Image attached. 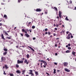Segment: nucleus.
Returning a JSON list of instances; mask_svg holds the SVG:
<instances>
[{"instance_id":"1","label":"nucleus","mask_w":76,"mask_h":76,"mask_svg":"<svg viewBox=\"0 0 76 76\" xmlns=\"http://www.w3.org/2000/svg\"><path fill=\"white\" fill-rule=\"evenodd\" d=\"M22 32H25L26 33V34H25V35H26V37H27V38H29V37H30V35L28 34H27V31H26L23 28L22 30Z\"/></svg>"},{"instance_id":"2","label":"nucleus","mask_w":76,"mask_h":76,"mask_svg":"<svg viewBox=\"0 0 76 76\" xmlns=\"http://www.w3.org/2000/svg\"><path fill=\"white\" fill-rule=\"evenodd\" d=\"M39 61L40 62H42V63H43L45 66H47V62L45 61L42 60H39Z\"/></svg>"},{"instance_id":"3","label":"nucleus","mask_w":76,"mask_h":76,"mask_svg":"<svg viewBox=\"0 0 76 76\" xmlns=\"http://www.w3.org/2000/svg\"><path fill=\"white\" fill-rule=\"evenodd\" d=\"M17 63L18 64H20L23 63V61H20L19 60H18L17 61Z\"/></svg>"},{"instance_id":"4","label":"nucleus","mask_w":76,"mask_h":76,"mask_svg":"<svg viewBox=\"0 0 76 76\" xmlns=\"http://www.w3.org/2000/svg\"><path fill=\"white\" fill-rule=\"evenodd\" d=\"M6 60V58L5 57H2L1 58V61H5Z\"/></svg>"},{"instance_id":"5","label":"nucleus","mask_w":76,"mask_h":76,"mask_svg":"<svg viewBox=\"0 0 76 76\" xmlns=\"http://www.w3.org/2000/svg\"><path fill=\"white\" fill-rule=\"evenodd\" d=\"M16 72L17 73V74H20V73H21V72L20 70H18L16 71Z\"/></svg>"},{"instance_id":"6","label":"nucleus","mask_w":76,"mask_h":76,"mask_svg":"<svg viewBox=\"0 0 76 76\" xmlns=\"http://www.w3.org/2000/svg\"><path fill=\"white\" fill-rule=\"evenodd\" d=\"M64 70L66 72H70V70L69 69H67V68H65L64 69Z\"/></svg>"},{"instance_id":"7","label":"nucleus","mask_w":76,"mask_h":76,"mask_svg":"<svg viewBox=\"0 0 76 76\" xmlns=\"http://www.w3.org/2000/svg\"><path fill=\"white\" fill-rule=\"evenodd\" d=\"M3 33H4L6 35H7L8 36H9L8 33H7L6 31H3Z\"/></svg>"},{"instance_id":"8","label":"nucleus","mask_w":76,"mask_h":76,"mask_svg":"<svg viewBox=\"0 0 76 76\" xmlns=\"http://www.w3.org/2000/svg\"><path fill=\"white\" fill-rule=\"evenodd\" d=\"M36 12H41V10L40 9L37 8L36 9Z\"/></svg>"},{"instance_id":"9","label":"nucleus","mask_w":76,"mask_h":76,"mask_svg":"<svg viewBox=\"0 0 76 76\" xmlns=\"http://www.w3.org/2000/svg\"><path fill=\"white\" fill-rule=\"evenodd\" d=\"M59 15L60 18H61V12L60 11L59 12Z\"/></svg>"},{"instance_id":"10","label":"nucleus","mask_w":76,"mask_h":76,"mask_svg":"<svg viewBox=\"0 0 76 76\" xmlns=\"http://www.w3.org/2000/svg\"><path fill=\"white\" fill-rule=\"evenodd\" d=\"M28 48H30V49H31V50H32V51H35V50H34V49H33V48H32L29 46H28Z\"/></svg>"},{"instance_id":"11","label":"nucleus","mask_w":76,"mask_h":76,"mask_svg":"<svg viewBox=\"0 0 76 76\" xmlns=\"http://www.w3.org/2000/svg\"><path fill=\"white\" fill-rule=\"evenodd\" d=\"M64 66H67V65H68V63L67 62H64Z\"/></svg>"},{"instance_id":"12","label":"nucleus","mask_w":76,"mask_h":76,"mask_svg":"<svg viewBox=\"0 0 76 76\" xmlns=\"http://www.w3.org/2000/svg\"><path fill=\"white\" fill-rule=\"evenodd\" d=\"M72 54L74 56H76V52L73 51L72 53Z\"/></svg>"},{"instance_id":"13","label":"nucleus","mask_w":76,"mask_h":76,"mask_svg":"<svg viewBox=\"0 0 76 76\" xmlns=\"http://www.w3.org/2000/svg\"><path fill=\"white\" fill-rule=\"evenodd\" d=\"M1 38L2 39H5V38H4V35H3V34H1Z\"/></svg>"},{"instance_id":"14","label":"nucleus","mask_w":76,"mask_h":76,"mask_svg":"<svg viewBox=\"0 0 76 76\" xmlns=\"http://www.w3.org/2000/svg\"><path fill=\"white\" fill-rule=\"evenodd\" d=\"M5 51H7V49L6 48V47H4V48L3 49Z\"/></svg>"},{"instance_id":"15","label":"nucleus","mask_w":76,"mask_h":76,"mask_svg":"<svg viewBox=\"0 0 76 76\" xmlns=\"http://www.w3.org/2000/svg\"><path fill=\"white\" fill-rule=\"evenodd\" d=\"M25 71H26V70L25 69H24V70H23V71H22V75H24V74H25Z\"/></svg>"},{"instance_id":"16","label":"nucleus","mask_w":76,"mask_h":76,"mask_svg":"<svg viewBox=\"0 0 76 76\" xmlns=\"http://www.w3.org/2000/svg\"><path fill=\"white\" fill-rule=\"evenodd\" d=\"M70 52H71V51H70V50H67L65 52V53H70Z\"/></svg>"},{"instance_id":"17","label":"nucleus","mask_w":76,"mask_h":76,"mask_svg":"<svg viewBox=\"0 0 76 76\" xmlns=\"http://www.w3.org/2000/svg\"><path fill=\"white\" fill-rule=\"evenodd\" d=\"M7 51H5V52L3 53V55L6 56V55L7 54Z\"/></svg>"},{"instance_id":"18","label":"nucleus","mask_w":76,"mask_h":76,"mask_svg":"<svg viewBox=\"0 0 76 76\" xmlns=\"http://www.w3.org/2000/svg\"><path fill=\"white\" fill-rule=\"evenodd\" d=\"M5 66L6 69H7L8 68H9V67L7 66V65H5Z\"/></svg>"},{"instance_id":"19","label":"nucleus","mask_w":76,"mask_h":76,"mask_svg":"<svg viewBox=\"0 0 76 76\" xmlns=\"http://www.w3.org/2000/svg\"><path fill=\"white\" fill-rule=\"evenodd\" d=\"M54 72H53V73L54 74H55V73H56V69H54Z\"/></svg>"},{"instance_id":"20","label":"nucleus","mask_w":76,"mask_h":76,"mask_svg":"<svg viewBox=\"0 0 76 76\" xmlns=\"http://www.w3.org/2000/svg\"><path fill=\"white\" fill-rule=\"evenodd\" d=\"M16 66L17 68H18V67H19V65L18 64H16Z\"/></svg>"},{"instance_id":"21","label":"nucleus","mask_w":76,"mask_h":76,"mask_svg":"<svg viewBox=\"0 0 76 76\" xmlns=\"http://www.w3.org/2000/svg\"><path fill=\"white\" fill-rule=\"evenodd\" d=\"M29 74H30L31 75H33V76H34V75L33 74V72H31V73H28Z\"/></svg>"},{"instance_id":"22","label":"nucleus","mask_w":76,"mask_h":76,"mask_svg":"<svg viewBox=\"0 0 76 76\" xmlns=\"http://www.w3.org/2000/svg\"><path fill=\"white\" fill-rule=\"evenodd\" d=\"M35 73L36 75H38V72L35 71Z\"/></svg>"},{"instance_id":"23","label":"nucleus","mask_w":76,"mask_h":76,"mask_svg":"<svg viewBox=\"0 0 76 76\" xmlns=\"http://www.w3.org/2000/svg\"><path fill=\"white\" fill-rule=\"evenodd\" d=\"M27 58H29V54H27L26 55Z\"/></svg>"},{"instance_id":"24","label":"nucleus","mask_w":76,"mask_h":76,"mask_svg":"<svg viewBox=\"0 0 76 76\" xmlns=\"http://www.w3.org/2000/svg\"><path fill=\"white\" fill-rule=\"evenodd\" d=\"M4 18H6V19H7V15H4Z\"/></svg>"},{"instance_id":"25","label":"nucleus","mask_w":76,"mask_h":76,"mask_svg":"<svg viewBox=\"0 0 76 76\" xmlns=\"http://www.w3.org/2000/svg\"><path fill=\"white\" fill-rule=\"evenodd\" d=\"M66 38L67 39H70V37L69 36H68L66 37Z\"/></svg>"},{"instance_id":"26","label":"nucleus","mask_w":76,"mask_h":76,"mask_svg":"<svg viewBox=\"0 0 76 76\" xmlns=\"http://www.w3.org/2000/svg\"><path fill=\"white\" fill-rule=\"evenodd\" d=\"M27 59H26L24 61V63H27Z\"/></svg>"},{"instance_id":"27","label":"nucleus","mask_w":76,"mask_h":76,"mask_svg":"<svg viewBox=\"0 0 76 76\" xmlns=\"http://www.w3.org/2000/svg\"><path fill=\"white\" fill-rule=\"evenodd\" d=\"M65 19L66 20H69V19H68V18H67V17H66V18H65Z\"/></svg>"},{"instance_id":"28","label":"nucleus","mask_w":76,"mask_h":76,"mask_svg":"<svg viewBox=\"0 0 76 76\" xmlns=\"http://www.w3.org/2000/svg\"><path fill=\"white\" fill-rule=\"evenodd\" d=\"M32 29H35V26H32Z\"/></svg>"},{"instance_id":"29","label":"nucleus","mask_w":76,"mask_h":76,"mask_svg":"<svg viewBox=\"0 0 76 76\" xmlns=\"http://www.w3.org/2000/svg\"><path fill=\"white\" fill-rule=\"evenodd\" d=\"M54 8L56 10V11H57L58 10H57V7H54Z\"/></svg>"},{"instance_id":"30","label":"nucleus","mask_w":76,"mask_h":76,"mask_svg":"<svg viewBox=\"0 0 76 76\" xmlns=\"http://www.w3.org/2000/svg\"><path fill=\"white\" fill-rule=\"evenodd\" d=\"M29 71L30 72H29V73H32L33 72V70H30Z\"/></svg>"},{"instance_id":"31","label":"nucleus","mask_w":76,"mask_h":76,"mask_svg":"<svg viewBox=\"0 0 76 76\" xmlns=\"http://www.w3.org/2000/svg\"><path fill=\"white\" fill-rule=\"evenodd\" d=\"M69 3L70 4H72V0H70L69 1Z\"/></svg>"},{"instance_id":"32","label":"nucleus","mask_w":76,"mask_h":76,"mask_svg":"<svg viewBox=\"0 0 76 76\" xmlns=\"http://www.w3.org/2000/svg\"><path fill=\"white\" fill-rule=\"evenodd\" d=\"M48 31V28H46L45 29V31L46 32L47 31Z\"/></svg>"},{"instance_id":"33","label":"nucleus","mask_w":76,"mask_h":76,"mask_svg":"<svg viewBox=\"0 0 76 76\" xmlns=\"http://www.w3.org/2000/svg\"><path fill=\"white\" fill-rule=\"evenodd\" d=\"M48 34L49 35H51V32H48Z\"/></svg>"},{"instance_id":"34","label":"nucleus","mask_w":76,"mask_h":76,"mask_svg":"<svg viewBox=\"0 0 76 76\" xmlns=\"http://www.w3.org/2000/svg\"><path fill=\"white\" fill-rule=\"evenodd\" d=\"M4 75H6V72H5V71H4Z\"/></svg>"},{"instance_id":"35","label":"nucleus","mask_w":76,"mask_h":76,"mask_svg":"<svg viewBox=\"0 0 76 76\" xmlns=\"http://www.w3.org/2000/svg\"><path fill=\"white\" fill-rule=\"evenodd\" d=\"M68 50H71V48H70V47H68Z\"/></svg>"},{"instance_id":"36","label":"nucleus","mask_w":76,"mask_h":76,"mask_svg":"<svg viewBox=\"0 0 76 76\" xmlns=\"http://www.w3.org/2000/svg\"><path fill=\"white\" fill-rule=\"evenodd\" d=\"M54 63L55 65H57V63L56 62H54Z\"/></svg>"},{"instance_id":"37","label":"nucleus","mask_w":76,"mask_h":76,"mask_svg":"<svg viewBox=\"0 0 76 76\" xmlns=\"http://www.w3.org/2000/svg\"><path fill=\"white\" fill-rule=\"evenodd\" d=\"M7 38H8V39H11V38L10 37H7Z\"/></svg>"},{"instance_id":"38","label":"nucleus","mask_w":76,"mask_h":76,"mask_svg":"<svg viewBox=\"0 0 76 76\" xmlns=\"http://www.w3.org/2000/svg\"><path fill=\"white\" fill-rule=\"evenodd\" d=\"M56 35H57V34H55V33L53 34L54 36H56Z\"/></svg>"},{"instance_id":"39","label":"nucleus","mask_w":76,"mask_h":76,"mask_svg":"<svg viewBox=\"0 0 76 76\" xmlns=\"http://www.w3.org/2000/svg\"><path fill=\"white\" fill-rule=\"evenodd\" d=\"M21 1H22V0H18V2L20 3Z\"/></svg>"},{"instance_id":"40","label":"nucleus","mask_w":76,"mask_h":76,"mask_svg":"<svg viewBox=\"0 0 76 76\" xmlns=\"http://www.w3.org/2000/svg\"><path fill=\"white\" fill-rule=\"evenodd\" d=\"M10 76H13V74H10Z\"/></svg>"},{"instance_id":"41","label":"nucleus","mask_w":76,"mask_h":76,"mask_svg":"<svg viewBox=\"0 0 76 76\" xmlns=\"http://www.w3.org/2000/svg\"><path fill=\"white\" fill-rule=\"evenodd\" d=\"M72 35V34L71 33H70L69 34H68V36H70L71 35Z\"/></svg>"},{"instance_id":"42","label":"nucleus","mask_w":76,"mask_h":76,"mask_svg":"<svg viewBox=\"0 0 76 76\" xmlns=\"http://www.w3.org/2000/svg\"><path fill=\"white\" fill-rule=\"evenodd\" d=\"M46 74H47V75H48V76H50V74H49V73H47V72H46Z\"/></svg>"},{"instance_id":"43","label":"nucleus","mask_w":76,"mask_h":76,"mask_svg":"<svg viewBox=\"0 0 76 76\" xmlns=\"http://www.w3.org/2000/svg\"><path fill=\"white\" fill-rule=\"evenodd\" d=\"M45 14H47V13H48V12H47V11L45 12Z\"/></svg>"},{"instance_id":"44","label":"nucleus","mask_w":76,"mask_h":76,"mask_svg":"<svg viewBox=\"0 0 76 76\" xmlns=\"http://www.w3.org/2000/svg\"><path fill=\"white\" fill-rule=\"evenodd\" d=\"M20 34L21 35L22 37H23V34H22V33Z\"/></svg>"},{"instance_id":"45","label":"nucleus","mask_w":76,"mask_h":76,"mask_svg":"<svg viewBox=\"0 0 76 76\" xmlns=\"http://www.w3.org/2000/svg\"><path fill=\"white\" fill-rule=\"evenodd\" d=\"M26 32H29V30H28V29H26Z\"/></svg>"},{"instance_id":"46","label":"nucleus","mask_w":76,"mask_h":76,"mask_svg":"<svg viewBox=\"0 0 76 76\" xmlns=\"http://www.w3.org/2000/svg\"><path fill=\"white\" fill-rule=\"evenodd\" d=\"M56 27H58V24H56Z\"/></svg>"},{"instance_id":"47","label":"nucleus","mask_w":76,"mask_h":76,"mask_svg":"<svg viewBox=\"0 0 76 76\" xmlns=\"http://www.w3.org/2000/svg\"><path fill=\"white\" fill-rule=\"evenodd\" d=\"M54 29L55 30H56V31H57V28H55Z\"/></svg>"},{"instance_id":"48","label":"nucleus","mask_w":76,"mask_h":76,"mask_svg":"<svg viewBox=\"0 0 76 76\" xmlns=\"http://www.w3.org/2000/svg\"><path fill=\"white\" fill-rule=\"evenodd\" d=\"M60 34H61V35H62V33H63V32L62 31H61L60 32Z\"/></svg>"},{"instance_id":"49","label":"nucleus","mask_w":76,"mask_h":76,"mask_svg":"<svg viewBox=\"0 0 76 76\" xmlns=\"http://www.w3.org/2000/svg\"><path fill=\"white\" fill-rule=\"evenodd\" d=\"M31 22H29V23H28V24H29V25H30L31 24Z\"/></svg>"},{"instance_id":"50","label":"nucleus","mask_w":76,"mask_h":76,"mask_svg":"<svg viewBox=\"0 0 76 76\" xmlns=\"http://www.w3.org/2000/svg\"><path fill=\"white\" fill-rule=\"evenodd\" d=\"M71 38H73V36H72V35H71Z\"/></svg>"},{"instance_id":"51","label":"nucleus","mask_w":76,"mask_h":76,"mask_svg":"<svg viewBox=\"0 0 76 76\" xmlns=\"http://www.w3.org/2000/svg\"><path fill=\"white\" fill-rule=\"evenodd\" d=\"M68 45V46H69V47H70V44L69 43Z\"/></svg>"},{"instance_id":"52","label":"nucleus","mask_w":76,"mask_h":76,"mask_svg":"<svg viewBox=\"0 0 76 76\" xmlns=\"http://www.w3.org/2000/svg\"><path fill=\"white\" fill-rule=\"evenodd\" d=\"M55 47H57V44H55Z\"/></svg>"},{"instance_id":"53","label":"nucleus","mask_w":76,"mask_h":76,"mask_svg":"<svg viewBox=\"0 0 76 76\" xmlns=\"http://www.w3.org/2000/svg\"><path fill=\"white\" fill-rule=\"evenodd\" d=\"M45 34H46H46H48V32H46L45 33Z\"/></svg>"},{"instance_id":"54","label":"nucleus","mask_w":76,"mask_h":76,"mask_svg":"<svg viewBox=\"0 0 76 76\" xmlns=\"http://www.w3.org/2000/svg\"><path fill=\"white\" fill-rule=\"evenodd\" d=\"M35 39H36V38H35V37H34V38H33V39L34 40Z\"/></svg>"},{"instance_id":"55","label":"nucleus","mask_w":76,"mask_h":76,"mask_svg":"<svg viewBox=\"0 0 76 76\" xmlns=\"http://www.w3.org/2000/svg\"><path fill=\"white\" fill-rule=\"evenodd\" d=\"M69 33V31H67V32H66V34H68Z\"/></svg>"},{"instance_id":"56","label":"nucleus","mask_w":76,"mask_h":76,"mask_svg":"<svg viewBox=\"0 0 76 76\" xmlns=\"http://www.w3.org/2000/svg\"><path fill=\"white\" fill-rule=\"evenodd\" d=\"M29 31H30V32H32V30H31V29L29 30Z\"/></svg>"},{"instance_id":"57","label":"nucleus","mask_w":76,"mask_h":76,"mask_svg":"<svg viewBox=\"0 0 76 76\" xmlns=\"http://www.w3.org/2000/svg\"><path fill=\"white\" fill-rule=\"evenodd\" d=\"M43 66L45 68L46 67V66H45V65H43Z\"/></svg>"},{"instance_id":"58","label":"nucleus","mask_w":76,"mask_h":76,"mask_svg":"<svg viewBox=\"0 0 76 76\" xmlns=\"http://www.w3.org/2000/svg\"><path fill=\"white\" fill-rule=\"evenodd\" d=\"M63 33H64L65 31H62Z\"/></svg>"},{"instance_id":"59","label":"nucleus","mask_w":76,"mask_h":76,"mask_svg":"<svg viewBox=\"0 0 76 76\" xmlns=\"http://www.w3.org/2000/svg\"><path fill=\"white\" fill-rule=\"evenodd\" d=\"M29 64V62H27L26 64Z\"/></svg>"},{"instance_id":"60","label":"nucleus","mask_w":76,"mask_h":76,"mask_svg":"<svg viewBox=\"0 0 76 76\" xmlns=\"http://www.w3.org/2000/svg\"><path fill=\"white\" fill-rule=\"evenodd\" d=\"M0 26H2V24L1 23H0Z\"/></svg>"},{"instance_id":"61","label":"nucleus","mask_w":76,"mask_h":76,"mask_svg":"<svg viewBox=\"0 0 76 76\" xmlns=\"http://www.w3.org/2000/svg\"><path fill=\"white\" fill-rule=\"evenodd\" d=\"M58 54L57 53H55L56 56H57Z\"/></svg>"},{"instance_id":"62","label":"nucleus","mask_w":76,"mask_h":76,"mask_svg":"<svg viewBox=\"0 0 76 76\" xmlns=\"http://www.w3.org/2000/svg\"><path fill=\"white\" fill-rule=\"evenodd\" d=\"M22 60H25V58H23V59H22Z\"/></svg>"},{"instance_id":"63","label":"nucleus","mask_w":76,"mask_h":76,"mask_svg":"<svg viewBox=\"0 0 76 76\" xmlns=\"http://www.w3.org/2000/svg\"><path fill=\"white\" fill-rule=\"evenodd\" d=\"M47 60H48V61H50V60L49 59V58H48L47 59Z\"/></svg>"},{"instance_id":"64","label":"nucleus","mask_w":76,"mask_h":76,"mask_svg":"<svg viewBox=\"0 0 76 76\" xmlns=\"http://www.w3.org/2000/svg\"><path fill=\"white\" fill-rule=\"evenodd\" d=\"M74 10H76V7H75V8H74Z\"/></svg>"}]
</instances>
